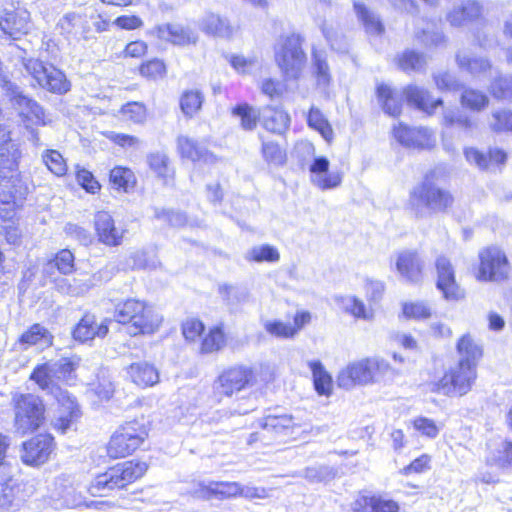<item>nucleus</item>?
Masks as SVG:
<instances>
[{
    "label": "nucleus",
    "instance_id": "48",
    "mask_svg": "<svg viewBox=\"0 0 512 512\" xmlns=\"http://www.w3.org/2000/svg\"><path fill=\"white\" fill-rule=\"evenodd\" d=\"M488 102V97L483 92L475 89H466L461 96L462 105L474 111L484 109Z\"/></svg>",
    "mask_w": 512,
    "mask_h": 512
},
{
    "label": "nucleus",
    "instance_id": "25",
    "mask_svg": "<svg viewBox=\"0 0 512 512\" xmlns=\"http://www.w3.org/2000/svg\"><path fill=\"white\" fill-rule=\"evenodd\" d=\"M177 149L182 158H186L193 162L214 163L216 157L206 148L200 146L193 139L180 135L177 138Z\"/></svg>",
    "mask_w": 512,
    "mask_h": 512
},
{
    "label": "nucleus",
    "instance_id": "51",
    "mask_svg": "<svg viewBox=\"0 0 512 512\" xmlns=\"http://www.w3.org/2000/svg\"><path fill=\"white\" fill-rule=\"evenodd\" d=\"M203 102L202 94L197 90H191L185 92L180 100V106L183 113L189 117L196 114Z\"/></svg>",
    "mask_w": 512,
    "mask_h": 512
},
{
    "label": "nucleus",
    "instance_id": "59",
    "mask_svg": "<svg viewBox=\"0 0 512 512\" xmlns=\"http://www.w3.org/2000/svg\"><path fill=\"white\" fill-rule=\"evenodd\" d=\"M234 113L241 118V126L245 130H252L256 127L259 113L248 105H240L234 109Z\"/></svg>",
    "mask_w": 512,
    "mask_h": 512
},
{
    "label": "nucleus",
    "instance_id": "32",
    "mask_svg": "<svg viewBox=\"0 0 512 512\" xmlns=\"http://www.w3.org/2000/svg\"><path fill=\"white\" fill-rule=\"evenodd\" d=\"M456 61L460 69L466 70L473 77L481 78L492 74L490 62L483 57H472L466 52H459Z\"/></svg>",
    "mask_w": 512,
    "mask_h": 512
},
{
    "label": "nucleus",
    "instance_id": "56",
    "mask_svg": "<svg viewBox=\"0 0 512 512\" xmlns=\"http://www.w3.org/2000/svg\"><path fill=\"white\" fill-rule=\"evenodd\" d=\"M150 168L162 178H168L173 174L169 166V158L164 153H154L148 157Z\"/></svg>",
    "mask_w": 512,
    "mask_h": 512
},
{
    "label": "nucleus",
    "instance_id": "49",
    "mask_svg": "<svg viewBox=\"0 0 512 512\" xmlns=\"http://www.w3.org/2000/svg\"><path fill=\"white\" fill-rule=\"evenodd\" d=\"M261 152L264 160L269 164L280 166L286 161L285 151L275 142L263 141Z\"/></svg>",
    "mask_w": 512,
    "mask_h": 512
},
{
    "label": "nucleus",
    "instance_id": "1",
    "mask_svg": "<svg viewBox=\"0 0 512 512\" xmlns=\"http://www.w3.org/2000/svg\"><path fill=\"white\" fill-rule=\"evenodd\" d=\"M453 201L449 191L426 178L411 190L408 208L415 218L424 219L445 212Z\"/></svg>",
    "mask_w": 512,
    "mask_h": 512
},
{
    "label": "nucleus",
    "instance_id": "38",
    "mask_svg": "<svg viewBox=\"0 0 512 512\" xmlns=\"http://www.w3.org/2000/svg\"><path fill=\"white\" fill-rule=\"evenodd\" d=\"M0 481H3L0 489V512H15L20 505L17 497L18 489L11 484L12 477L8 479L2 476Z\"/></svg>",
    "mask_w": 512,
    "mask_h": 512
},
{
    "label": "nucleus",
    "instance_id": "23",
    "mask_svg": "<svg viewBox=\"0 0 512 512\" xmlns=\"http://www.w3.org/2000/svg\"><path fill=\"white\" fill-rule=\"evenodd\" d=\"M395 500L382 494L360 495L352 504V512H399Z\"/></svg>",
    "mask_w": 512,
    "mask_h": 512
},
{
    "label": "nucleus",
    "instance_id": "35",
    "mask_svg": "<svg viewBox=\"0 0 512 512\" xmlns=\"http://www.w3.org/2000/svg\"><path fill=\"white\" fill-rule=\"evenodd\" d=\"M457 352L460 356L459 362H465L476 368L477 361L482 356V348L470 335H463L457 344Z\"/></svg>",
    "mask_w": 512,
    "mask_h": 512
},
{
    "label": "nucleus",
    "instance_id": "41",
    "mask_svg": "<svg viewBox=\"0 0 512 512\" xmlns=\"http://www.w3.org/2000/svg\"><path fill=\"white\" fill-rule=\"evenodd\" d=\"M307 122L309 127L313 128L328 142H332L333 140V129L325 118L323 113L315 107H312L308 113Z\"/></svg>",
    "mask_w": 512,
    "mask_h": 512
},
{
    "label": "nucleus",
    "instance_id": "47",
    "mask_svg": "<svg viewBox=\"0 0 512 512\" xmlns=\"http://www.w3.org/2000/svg\"><path fill=\"white\" fill-rule=\"evenodd\" d=\"M225 345L224 333L220 328L209 331L202 340L200 351L203 354L213 353L221 350Z\"/></svg>",
    "mask_w": 512,
    "mask_h": 512
},
{
    "label": "nucleus",
    "instance_id": "36",
    "mask_svg": "<svg viewBox=\"0 0 512 512\" xmlns=\"http://www.w3.org/2000/svg\"><path fill=\"white\" fill-rule=\"evenodd\" d=\"M377 96L385 113L391 116H398L401 113L403 93L398 95L388 85L380 84L377 87Z\"/></svg>",
    "mask_w": 512,
    "mask_h": 512
},
{
    "label": "nucleus",
    "instance_id": "46",
    "mask_svg": "<svg viewBox=\"0 0 512 512\" xmlns=\"http://www.w3.org/2000/svg\"><path fill=\"white\" fill-rule=\"evenodd\" d=\"M354 8L368 33L379 35L383 32V25L374 13L363 4L355 3Z\"/></svg>",
    "mask_w": 512,
    "mask_h": 512
},
{
    "label": "nucleus",
    "instance_id": "22",
    "mask_svg": "<svg viewBox=\"0 0 512 512\" xmlns=\"http://www.w3.org/2000/svg\"><path fill=\"white\" fill-rule=\"evenodd\" d=\"M151 33L160 40L173 45L186 46L197 42V34L181 24H164L154 28Z\"/></svg>",
    "mask_w": 512,
    "mask_h": 512
},
{
    "label": "nucleus",
    "instance_id": "3",
    "mask_svg": "<svg viewBox=\"0 0 512 512\" xmlns=\"http://www.w3.org/2000/svg\"><path fill=\"white\" fill-rule=\"evenodd\" d=\"M13 425L20 435L38 430L45 422L46 408L43 400L34 394L18 393L12 397Z\"/></svg>",
    "mask_w": 512,
    "mask_h": 512
},
{
    "label": "nucleus",
    "instance_id": "45",
    "mask_svg": "<svg viewBox=\"0 0 512 512\" xmlns=\"http://www.w3.org/2000/svg\"><path fill=\"white\" fill-rule=\"evenodd\" d=\"M246 259L248 261L255 262H277L280 259V254L278 250L268 244L259 245L251 248L247 254Z\"/></svg>",
    "mask_w": 512,
    "mask_h": 512
},
{
    "label": "nucleus",
    "instance_id": "62",
    "mask_svg": "<svg viewBox=\"0 0 512 512\" xmlns=\"http://www.w3.org/2000/svg\"><path fill=\"white\" fill-rule=\"evenodd\" d=\"M490 127L493 131H512V111H497L492 114Z\"/></svg>",
    "mask_w": 512,
    "mask_h": 512
},
{
    "label": "nucleus",
    "instance_id": "17",
    "mask_svg": "<svg viewBox=\"0 0 512 512\" xmlns=\"http://www.w3.org/2000/svg\"><path fill=\"white\" fill-rule=\"evenodd\" d=\"M396 270L403 280L409 283H420L423 279L424 261L414 250H404L397 254Z\"/></svg>",
    "mask_w": 512,
    "mask_h": 512
},
{
    "label": "nucleus",
    "instance_id": "37",
    "mask_svg": "<svg viewBox=\"0 0 512 512\" xmlns=\"http://www.w3.org/2000/svg\"><path fill=\"white\" fill-rule=\"evenodd\" d=\"M200 28L205 33L218 37H229L232 34V28L228 21L213 13L203 17Z\"/></svg>",
    "mask_w": 512,
    "mask_h": 512
},
{
    "label": "nucleus",
    "instance_id": "16",
    "mask_svg": "<svg viewBox=\"0 0 512 512\" xmlns=\"http://www.w3.org/2000/svg\"><path fill=\"white\" fill-rule=\"evenodd\" d=\"M111 278V274L107 267L101 269L92 275L78 274L71 280H63L59 284L61 292L71 296H82L86 294L91 288L105 282Z\"/></svg>",
    "mask_w": 512,
    "mask_h": 512
},
{
    "label": "nucleus",
    "instance_id": "26",
    "mask_svg": "<svg viewBox=\"0 0 512 512\" xmlns=\"http://www.w3.org/2000/svg\"><path fill=\"white\" fill-rule=\"evenodd\" d=\"M130 380L140 388L155 386L159 383L160 374L158 369L147 362H137L127 368Z\"/></svg>",
    "mask_w": 512,
    "mask_h": 512
},
{
    "label": "nucleus",
    "instance_id": "6",
    "mask_svg": "<svg viewBox=\"0 0 512 512\" xmlns=\"http://www.w3.org/2000/svg\"><path fill=\"white\" fill-rule=\"evenodd\" d=\"M306 60L299 35L290 34L278 39L275 45V61L287 78L297 79L306 65Z\"/></svg>",
    "mask_w": 512,
    "mask_h": 512
},
{
    "label": "nucleus",
    "instance_id": "18",
    "mask_svg": "<svg viewBox=\"0 0 512 512\" xmlns=\"http://www.w3.org/2000/svg\"><path fill=\"white\" fill-rule=\"evenodd\" d=\"M329 160L324 156L314 158L309 167L311 182L321 190H329L338 187L342 182V174L337 171H329Z\"/></svg>",
    "mask_w": 512,
    "mask_h": 512
},
{
    "label": "nucleus",
    "instance_id": "50",
    "mask_svg": "<svg viewBox=\"0 0 512 512\" xmlns=\"http://www.w3.org/2000/svg\"><path fill=\"white\" fill-rule=\"evenodd\" d=\"M402 313L407 319H427L431 316V308L423 301L404 302L402 304Z\"/></svg>",
    "mask_w": 512,
    "mask_h": 512
},
{
    "label": "nucleus",
    "instance_id": "57",
    "mask_svg": "<svg viewBox=\"0 0 512 512\" xmlns=\"http://www.w3.org/2000/svg\"><path fill=\"white\" fill-rule=\"evenodd\" d=\"M78 364L79 360L75 358H61L58 361L51 362L54 375L58 380L68 379Z\"/></svg>",
    "mask_w": 512,
    "mask_h": 512
},
{
    "label": "nucleus",
    "instance_id": "58",
    "mask_svg": "<svg viewBox=\"0 0 512 512\" xmlns=\"http://www.w3.org/2000/svg\"><path fill=\"white\" fill-rule=\"evenodd\" d=\"M490 92L499 99L512 98V77H497L490 85Z\"/></svg>",
    "mask_w": 512,
    "mask_h": 512
},
{
    "label": "nucleus",
    "instance_id": "10",
    "mask_svg": "<svg viewBox=\"0 0 512 512\" xmlns=\"http://www.w3.org/2000/svg\"><path fill=\"white\" fill-rule=\"evenodd\" d=\"M254 372L250 367L234 366L224 370L214 382V392L218 396L232 397L253 384Z\"/></svg>",
    "mask_w": 512,
    "mask_h": 512
},
{
    "label": "nucleus",
    "instance_id": "9",
    "mask_svg": "<svg viewBox=\"0 0 512 512\" xmlns=\"http://www.w3.org/2000/svg\"><path fill=\"white\" fill-rule=\"evenodd\" d=\"M476 379V368L465 362H458L437 384L438 392L448 396L467 394Z\"/></svg>",
    "mask_w": 512,
    "mask_h": 512
},
{
    "label": "nucleus",
    "instance_id": "40",
    "mask_svg": "<svg viewBox=\"0 0 512 512\" xmlns=\"http://www.w3.org/2000/svg\"><path fill=\"white\" fill-rule=\"evenodd\" d=\"M336 300L346 313L351 314L355 318L364 320H371L373 318L372 310L367 309L363 301L355 296H342Z\"/></svg>",
    "mask_w": 512,
    "mask_h": 512
},
{
    "label": "nucleus",
    "instance_id": "14",
    "mask_svg": "<svg viewBox=\"0 0 512 512\" xmlns=\"http://www.w3.org/2000/svg\"><path fill=\"white\" fill-rule=\"evenodd\" d=\"M437 271V288L447 300H459L464 297V291L455 279V271L449 259L439 256L435 262Z\"/></svg>",
    "mask_w": 512,
    "mask_h": 512
},
{
    "label": "nucleus",
    "instance_id": "39",
    "mask_svg": "<svg viewBox=\"0 0 512 512\" xmlns=\"http://www.w3.org/2000/svg\"><path fill=\"white\" fill-rule=\"evenodd\" d=\"M312 375L315 390L319 395L329 396L332 392V378L324 369L320 361H310L308 363Z\"/></svg>",
    "mask_w": 512,
    "mask_h": 512
},
{
    "label": "nucleus",
    "instance_id": "52",
    "mask_svg": "<svg viewBox=\"0 0 512 512\" xmlns=\"http://www.w3.org/2000/svg\"><path fill=\"white\" fill-rule=\"evenodd\" d=\"M204 496L209 497L212 494L223 497H234L240 493V484L237 482H215L205 487Z\"/></svg>",
    "mask_w": 512,
    "mask_h": 512
},
{
    "label": "nucleus",
    "instance_id": "24",
    "mask_svg": "<svg viewBox=\"0 0 512 512\" xmlns=\"http://www.w3.org/2000/svg\"><path fill=\"white\" fill-rule=\"evenodd\" d=\"M109 322L108 320H104L98 324L94 315L86 314L73 330V337L80 342L93 340L95 337L103 338L109 331Z\"/></svg>",
    "mask_w": 512,
    "mask_h": 512
},
{
    "label": "nucleus",
    "instance_id": "4",
    "mask_svg": "<svg viewBox=\"0 0 512 512\" xmlns=\"http://www.w3.org/2000/svg\"><path fill=\"white\" fill-rule=\"evenodd\" d=\"M147 471L145 462L127 461L98 475L89 486L92 496H104L109 491L121 489L141 478Z\"/></svg>",
    "mask_w": 512,
    "mask_h": 512
},
{
    "label": "nucleus",
    "instance_id": "55",
    "mask_svg": "<svg viewBox=\"0 0 512 512\" xmlns=\"http://www.w3.org/2000/svg\"><path fill=\"white\" fill-rule=\"evenodd\" d=\"M43 161L47 168L56 176H63L67 172V165L63 156L56 150H48L43 155Z\"/></svg>",
    "mask_w": 512,
    "mask_h": 512
},
{
    "label": "nucleus",
    "instance_id": "34",
    "mask_svg": "<svg viewBox=\"0 0 512 512\" xmlns=\"http://www.w3.org/2000/svg\"><path fill=\"white\" fill-rule=\"evenodd\" d=\"M30 379L33 380L40 389L51 393L54 397L57 389H61L55 384V380H58L54 375V370L51 362H47L35 367L31 373Z\"/></svg>",
    "mask_w": 512,
    "mask_h": 512
},
{
    "label": "nucleus",
    "instance_id": "20",
    "mask_svg": "<svg viewBox=\"0 0 512 512\" xmlns=\"http://www.w3.org/2000/svg\"><path fill=\"white\" fill-rule=\"evenodd\" d=\"M57 29L68 40L76 39L78 35L82 39L88 40V33L90 31L88 15L82 12H68L59 19Z\"/></svg>",
    "mask_w": 512,
    "mask_h": 512
},
{
    "label": "nucleus",
    "instance_id": "13",
    "mask_svg": "<svg viewBox=\"0 0 512 512\" xmlns=\"http://www.w3.org/2000/svg\"><path fill=\"white\" fill-rule=\"evenodd\" d=\"M55 399L58 408L51 423L56 430L65 433L81 416V412L75 399L66 390L57 389Z\"/></svg>",
    "mask_w": 512,
    "mask_h": 512
},
{
    "label": "nucleus",
    "instance_id": "53",
    "mask_svg": "<svg viewBox=\"0 0 512 512\" xmlns=\"http://www.w3.org/2000/svg\"><path fill=\"white\" fill-rule=\"evenodd\" d=\"M426 64L425 57L415 51H405L398 58V65L403 71H420Z\"/></svg>",
    "mask_w": 512,
    "mask_h": 512
},
{
    "label": "nucleus",
    "instance_id": "31",
    "mask_svg": "<svg viewBox=\"0 0 512 512\" xmlns=\"http://www.w3.org/2000/svg\"><path fill=\"white\" fill-rule=\"evenodd\" d=\"M20 151L16 143L11 140L0 144V176L12 177L18 169Z\"/></svg>",
    "mask_w": 512,
    "mask_h": 512
},
{
    "label": "nucleus",
    "instance_id": "28",
    "mask_svg": "<svg viewBox=\"0 0 512 512\" xmlns=\"http://www.w3.org/2000/svg\"><path fill=\"white\" fill-rule=\"evenodd\" d=\"M403 95L409 105L428 114H432L438 106L442 105L441 99L432 100L428 91L416 85H408L404 88Z\"/></svg>",
    "mask_w": 512,
    "mask_h": 512
},
{
    "label": "nucleus",
    "instance_id": "15",
    "mask_svg": "<svg viewBox=\"0 0 512 512\" xmlns=\"http://www.w3.org/2000/svg\"><path fill=\"white\" fill-rule=\"evenodd\" d=\"M395 139L403 146L415 149H429L435 145L433 133L427 128H411L400 123L393 130Z\"/></svg>",
    "mask_w": 512,
    "mask_h": 512
},
{
    "label": "nucleus",
    "instance_id": "42",
    "mask_svg": "<svg viewBox=\"0 0 512 512\" xmlns=\"http://www.w3.org/2000/svg\"><path fill=\"white\" fill-rule=\"evenodd\" d=\"M260 425L263 429L276 433H284L295 426H299L294 422L293 416L287 414L279 416L269 415L261 420Z\"/></svg>",
    "mask_w": 512,
    "mask_h": 512
},
{
    "label": "nucleus",
    "instance_id": "27",
    "mask_svg": "<svg viewBox=\"0 0 512 512\" xmlns=\"http://www.w3.org/2000/svg\"><path fill=\"white\" fill-rule=\"evenodd\" d=\"M53 336L50 331L41 324H33L24 331L17 341L21 350H27L32 346L45 348L52 345Z\"/></svg>",
    "mask_w": 512,
    "mask_h": 512
},
{
    "label": "nucleus",
    "instance_id": "5",
    "mask_svg": "<svg viewBox=\"0 0 512 512\" xmlns=\"http://www.w3.org/2000/svg\"><path fill=\"white\" fill-rule=\"evenodd\" d=\"M389 364L377 358H364L348 364L337 377L338 385L351 389L356 385H369L379 381L388 371Z\"/></svg>",
    "mask_w": 512,
    "mask_h": 512
},
{
    "label": "nucleus",
    "instance_id": "12",
    "mask_svg": "<svg viewBox=\"0 0 512 512\" xmlns=\"http://www.w3.org/2000/svg\"><path fill=\"white\" fill-rule=\"evenodd\" d=\"M53 450V437L48 434H38L22 443L20 458L25 465L38 467L49 460Z\"/></svg>",
    "mask_w": 512,
    "mask_h": 512
},
{
    "label": "nucleus",
    "instance_id": "63",
    "mask_svg": "<svg viewBox=\"0 0 512 512\" xmlns=\"http://www.w3.org/2000/svg\"><path fill=\"white\" fill-rule=\"evenodd\" d=\"M444 123L448 126L456 125L461 129L470 131L475 128L476 124L469 117L463 115H457L453 110H447L443 115Z\"/></svg>",
    "mask_w": 512,
    "mask_h": 512
},
{
    "label": "nucleus",
    "instance_id": "29",
    "mask_svg": "<svg viewBox=\"0 0 512 512\" xmlns=\"http://www.w3.org/2000/svg\"><path fill=\"white\" fill-rule=\"evenodd\" d=\"M482 6L473 0H467L460 6L454 7L448 14L447 20L452 26H463L482 15Z\"/></svg>",
    "mask_w": 512,
    "mask_h": 512
},
{
    "label": "nucleus",
    "instance_id": "43",
    "mask_svg": "<svg viewBox=\"0 0 512 512\" xmlns=\"http://www.w3.org/2000/svg\"><path fill=\"white\" fill-rule=\"evenodd\" d=\"M110 183L113 188L128 192L135 184V176L133 172L124 167H115L110 171Z\"/></svg>",
    "mask_w": 512,
    "mask_h": 512
},
{
    "label": "nucleus",
    "instance_id": "33",
    "mask_svg": "<svg viewBox=\"0 0 512 512\" xmlns=\"http://www.w3.org/2000/svg\"><path fill=\"white\" fill-rule=\"evenodd\" d=\"M261 117L263 127L275 134H283L290 124V117L284 110L270 106L263 109Z\"/></svg>",
    "mask_w": 512,
    "mask_h": 512
},
{
    "label": "nucleus",
    "instance_id": "30",
    "mask_svg": "<svg viewBox=\"0 0 512 512\" xmlns=\"http://www.w3.org/2000/svg\"><path fill=\"white\" fill-rule=\"evenodd\" d=\"M487 464L506 468L512 466V442L508 440H493L488 444Z\"/></svg>",
    "mask_w": 512,
    "mask_h": 512
},
{
    "label": "nucleus",
    "instance_id": "61",
    "mask_svg": "<svg viewBox=\"0 0 512 512\" xmlns=\"http://www.w3.org/2000/svg\"><path fill=\"white\" fill-rule=\"evenodd\" d=\"M412 425L421 435L429 438H436L440 431L435 421L427 417L415 418Z\"/></svg>",
    "mask_w": 512,
    "mask_h": 512
},
{
    "label": "nucleus",
    "instance_id": "60",
    "mask_svg": "<svg viewBox=\"0 0 512 512\" xmlns=\"http://www.w3.org/2000/svg\"><path fill=\"white\" fill-rule=\"evenodd\" d=\"M139 72L143 77L148 79H157L165 75L166 66L163 61L159 59H152L143 63L139 67Z\"/></svg>",
    "mask_w": 512,
    "mask_h": 512
},
{
    "label": "nucleus",
    "instance_id": "7",
    "mask_svg": "<svg viewBox=\"0 0 512 512\" xmlns=\"http://www.w3.org/2000/svg\"><path fill=\"white\" fill-rule=\"evenodd\" d=\"M147 436L144 425L136 421L125 423L111 436L107 453L114 459L126 457L138 449Z\"/></svg>",
    "mask_w": 512,
    "mask_h": 512
},
{
    "label": "nucleus",
    "instance_id": "54",
    "mask_svg": "<svg viewBox=\"0 0 512 512\" xmlns=\"http://www.w3.org/2000/svg\"><path fill=\"white\" fill-rule=\"evenodd\" d=\"M313 66L318 85L327 86L330 83L331 75L326 56L322 52L313 53Z\"/></svg>",
    "mask_w": 512,
    "mask_h": 512
},
{
    "label": "nucleus",
    "instance_id": "64",
    "mask_svg": "<svg viewBox=\"0 0 512 512\" xmlns=\"http://www.w3.org/2000/svg\"><path fill=\"white\" fill-rule=\"evenodd\" d=\"M121 112L127 119L135 123L144 122L147 116L145 106L139 102L127 103L122 107Z\"/></svg>",
    "mask_w": 512,
    "mask_h": 512
},
{
    "label": "nucleus",
    "instance_id": "19",
    "mask_svg": "<svg viewBox=\"0 0 512 512\" xmlns=\"http://www.w3.org/2000/svg\"><path fill=\"white\" fill-rule=\"evenodd\" d=\"M98 240L111 247L121 245L125 230L117 228L113 217L106 211H99L94 219Z\"/></svg>",
    "mask_w": 512,
    "mask_h": 512
},
{
    "label": "nucleus",
    "instance_id": "21",
    "mask_svg": "<svg viewBox=\"0 0 512 512\" xmlns=\"http://www.w3.org/2000/svg\"><path fill=\"white\" fill-rule=\"evenodd\" d=\"M0 28L11 38L18 39L32 29L30 13L25 9L5 12L0 19Z\"/></svg>",
    "mask_w": 512,
    "mask_h": 512
},
{
    "label": "nucleus",
    "instance_id": "8",
    "mask_svg": "<svg viewBox=\"0 0 512 512\" xmlns=\"http://www.w3.org/2000/svg\"><path fill=\"white\" fill-rule=\"evenodd\" d=\"M23 66L42 89L54 94H65L70 90L66 75L55 66L33 58L24 59Z\"/></svg>",
    "mask_w": 512,
    "mask_h": 512
},
{
    "label": "nucleus",
    "instance_id": "11",
    "mask_svg": "<svg viewBox=\"0 0 512 512\" xmlns=\"http://www.w3.org/2000/svg\"><path fill=\"white\" fill-rule=\"evenodd\" d=\"M478 278L484 281H501L508 277L509 264L506 255L497 247H489L479 254Z\"/></svg>",
    "mask_w": 512,
    "mask_h": 512
},
{
    "label": "nucleus",
    "instance_id": "2",
    "mask_svg": "<svg viewBox=\"0 0 512 512\" xmlns=\"http://www.w3.org/2000/svg\"><path fill=\"white\" fill-rule=\"evenodd\" d=\"M122 324H130V334H152L158 330L162 317L143 301L128 299L117 305L114 314Z\"/></svg>",
    "mask_w": 512,
    "mask_h": 512
},
{
    "label": "nucleus",
    "instance_id": "44",
    "mask_svg": "<svg viewBox=\"0 0 512 512\" xmlns=\"http://www.w3.org/2000/svg\"><path fill=\"white\" fill-rule=\"evenodd\" d=\"M263 327L269 335L278 339H291L297 335V329L292 324L281 320H265Z\"/></svg>",
    "mask_w": 512,
    "mask_h": 512
}]
</instances>
